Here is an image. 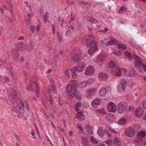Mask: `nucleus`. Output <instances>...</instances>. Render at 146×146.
I'll list each match as a JSON object with an SVG mask.
<instances>
[{"label":"nucleus","instance_id":"nucleus-1","mask_svg":"<svg viewBox=\"0 0 146 146\" xmlns=\"http://www.w3.org/2000/svg\"><path fill=\"white\" fill-rule=\"evenodd\" d=\"M95 38V37L92 35H90L89 36H84L83 38V42L86 44H87L90 40H91V42L87 44L88 48V53L90 56L93 55L95 52L98 50L97 42L94 40Z\"/></svg>","mask_w":146,"mask_h":146},{"label":"nucleus","instance_id":"nucleus-2","mask_svg":"<svg viewBox=\"0 0 146 146\" xmlns=\"http://www.w3.org/2000/svg\"><path fill=\"white\" fill-rule=\"evenodd\" d=\"M78 85L77 82L75 80H72L71 84L68 85L66 88L67 92L66 96L68 98L71 99L74 96L76 95V89Z\"/></svg>","mask_w":146,"mask_h":146},{"label":"nucleus","instance_id":"nucleus-3","mask_svg":"<svg viewBox=\"0 0 146 146\" xmlns=\"http://www.w3.org/2000/svg\"><path fill=\"white\" fill-rule=\"evenodd\" d=\"M17 102L19 103L17 105L18 107H14L11 110L12 111L18 114H22L24 113L25 112L24 103L20 99L18 100Z\"/></svg>","mask_w":146,"mask_h":146},{"label":"nucleus","instance_id":"nucleus-4","mask_svg":"<svg viewBox=\"0 0 146 146\" xmlns=\"http://www.w3.org/2000/svg\"><path fill=\"white\" fill-rule=\"evenodd\" d=\"M133 56L136 60L135 63V68L139 71H141L142 69L146 71V66L142 62L141 58L134 54H133Z\"/></svg>","mask_w":146,"mask_h":146},{"label":"nucleus","instance_id":"nucleus-5","mask_svg":"<svg viewBox=\"0 0 146 146\" xmlns=\"http://www.w3.org/2000/svg\"><path fill=\"white\" fill-rule=\"evenodd\" d=\"M108 66L109 68H113L111 72L113 74L117 76H120L121 75L122 71V69L117 67L114 68L115 66V64L113 61H111L108 64Z\"/></svg>","mask_w":146,"mask_h":146},{"label":"nucleus","instance_id":"nucleus-6","mask_svg":"<svg viewBox=\"0 0 146 146\" xmlns=\"http://www.w3.org/2000/svg\"><path fill=\"white\" fill-rule=\"evenodd\" d=\"M138 131V126L137 125H135L133 128L129 127L127 128L125 131V134L127 136L132 137Z\"/></svg>","mask_w":146,"mask_h":146},{"label":"nucleus","instance_id":"nucleus-7","mask_svg":"<svg viewBox=\"0 0 146 146\" xmlns=\"http://www.w3.org/2000/svg\"><path fill=\"white\" fill-rule=\"evenodd\" d=\"M98 134L100 137H103L104 135H106L108 137H109L111 135L107 130L104 129L102 127H99L98 130Z\"/></svg>","mask_w":146,"mask_h":146},{"label":"nucleus","instance_id":"nucleus-8","mask_svg":"<svg viewBox=\"0 0 146 146\" xmlns=\"http://www.w3.org/2000/svg\"><path fill=\"white\" fill-rule=\"evenodd\" d=\"M81 51L80 49L78 48L76 49V52L73 56L72 60L75 63H77L78 61L81 57Z\"/></svg>","mask_w":146,"mask_h":146},{"label":"nucleus","instance_id":"nucleus-9","mask_svg":"<svg viewBox=\"0 0 146 146\" xmlns=\"http://www.w3.org/2000/svg\"><path fill=\"white\" fill-rule=\"evenodd\" d=\"M127 83L124 79H122L120 80L119 84L118 86L117 90L119 92H121L126 87Z\"/></svg>","mask_w":146,"mask_h":146},{"label":"nucleus","instance_id":"nucleus-10","mask_svg":"<svg viewBox=\"0 0 146 146\" xmlns=\"http://www.w3.org/2000/svg\"><path fill=\"white\" fill-rule=\"evenodd\" d=\"M95 72V68L94 66H89L86 69L85 73L87 75L91 76L93 75Z\"/></svg>","mask_w":146,"mask_h":146},{"label":"nucleus","instance_id":"nucleus-11","mask_svg":"<svg viewBox=\"0 0 146 146\" xmlns=\"http://www.w3.org/2000/svg\"><path fill=\"white\" fill-rule=\"evenodd\" d=\"M107 109L109 112H114L116 110V106L113 103L110 102L108 104Z\"/></svg>","mask_w":146,"mask_h":146},{"label":"nucleus","instance_id":"nucleus-12","mask_svg":"<svg viewBox=\"0 0 146 146\" xmlns=\"http://www.w3.org/2000/svg\"><path fill=\"white\" fill-rule=\"evenodd\" d=\"M86 67V64L83 62H79L76 66V71L81 72L83 71Z\"/></svg>","mask_w":146,"mask_h":146},{"label":"nucleus","instance_id":"nucleus-13","mask_svg":"<svg viewBox=\"0 0 146 146\" xmlns=\"http://www.w3.org/2000/svg\"><path fill=\"white\" fill-rule=\"evenodd\" d=\"M51 92V91L50 89L48 88L46 93L44 94V96L48 100L50 105H52L53 103V100L50 95Z\"/></svg>","mask_w":146,"mask_h":146},{"label":"nucleus","instance_id":"nucleus-14","mask_svg":"<svg viewBox=\"0 0 146 146\" xmlns=\"http://www.w3.org/2000/svg\"><path fill=\"white\" fill-rule=\"evenodd\" d=\"M143 110L142 108H137L135 111L136 116L139 118L143 116Z\"/></svg>","mask_w":146,"mask_h":146},{"label":"nucleus","instance_id":"nucleus-15","mask_svg":"<svg viewBox=\"0 0 146 146\" xmlns=\"http://www.w3.org/2000/svg\"><path fill=\"white\" fill-rule=\"evenodd\" d=\"M125 109L126 107L123 106V103L120 102L118 104L117 111L119 113H122L123 111L125 110Z\"/></svg>","mask_w":146,"mask_h":146},{"label":"nucleus","instance_id":"nucleus-16","mask_svg":"<svg viewBox=\"0 0 146 146\" xmlns=\"http://www.w3.org/2000/svg\"><path fill=\"white\" fill-rule=\"evenodd\" d=\"M98 77L100 80L106 81L108 77L106 74L101 72L99 74Z\"/></svg>","mask_w":146,"mask_h":146},{"label":"nucleus","instance_id":"nucleus-17","mask_svg":"<svg viewBox=\"0 0 146 146\" xmlns=\"http://www.w3.org/2000/svg\"><path fill=\"white\" fill-rule=\"evenodd\" d=\"M93 129V128L92 126L90 125L87 124L85 125V129L89 134H93L94 132Z\"/></svg>","mask_w":146,"mask_h":146},{"label":"nucleus","instance_id":"nucleus-18","mask_svg":"<svg viewBox=\"0 0 146 146\" xmlns=\"http://www.w3.org/2000/svg\"><path fill=\"white\" fill-rule=\"evenodd\" d=\"M101 99L100 98H96L94 100L92 103V105L94 107L96 108L98 105L100 104Z\"/></svg>","mask_w":146,"mask_h":146},{"label":"nucleus","instance_id":"nucleus-19","mask_svg":"<svg viewBox=\"0 0 146 146\" xmlns=\"http://www.w3.org/2000/svg\"><path fill=\"white\" fill-rule=\"evenodd\" d=\"M146 135V132L145 131H141L138 133L137 137L138 139H141Z\"/></svg>","mask_w":146,"mask_h":146},{"label":"nucleus","instance_id":"nucleus-20","mask_svg":"<svg viewBox=\"0 0 146 146\" xmlns=\"http://www.w3.org/2000/svg\"><path fill=\"white\" fill-rule=\"evenodd\" d=\"M11 0H7V2L8 3H9V10L10 11V13L11 16H13L14 14V12L13 11V6L12 4H10L11 3Z\"/></svg>","mask_w":146,"mask_h":146},{"label":"nucleus","instance_id":"nucleus-21","mask_svg":"<svg viewBox=\"0 0 146 146\" xmlns=\"http://www.w3.org/2000/svg\"><path fill=\"white\" fill-rule=\"evenodd\" d=\"M18 99H17L16 95L13 93H11L10 95V100L11 101L12 103H14L15 102H17Z\"/></svg>","mask_w":146,"mask_h":146},{"label":"nucleus","instance_id":"nucleus-22","mask_svg":"<svg viewBox=\"0 0 146 146\" xmlns=\"http://www.w3.org/2000/svg\"><path fill=\"white\" fill-rule=\"evenodd\" d=\"M76 117L80 121H82L84 118V115H83L82 111L78 112L76 115Z\"/></svg>","mask_w":146,"mask_h":146},{"label":"nucleus","instance_id":"nucleus-23","mask_svg":"<svg viewBox=\"0 0 146 146\" xmlns=\"http://www.w3.org/2000/svg\"><path fill=\"white\" fill-rule=\"evenodd\" d=\"M106 119L108 121L111 122L115 119V117L112 114L109 113L107 115Z\"/></svg>","mask_w":146,"mask_h":146},{"label":"nucleus","instance_id":"nucleus-24","mask_svg":"<svg viewBox=\"0 0 146 146\" xmlns=\"http://www.w3.org/2000/svg\"><path fill=\"white\" fill-rule=\"evenodd\" d=\"M88 83L89 82L88 80L83 81L80 82L78 86L80 88H84L86 86Z\"/></svg>","mask_w":146,"mask_h":146},{"label":"nucleus","instance_id":"nucleus-25","mask_svg":"<svg viewBox=\"0 0 146 146\" xmlns=\"http://www.w3.org/2000/svg\"><path fill=\"white\" fill-rule=\"evenodd\" d=\"M17 50L21 52L24 49V45L23 42H21L19 43L17 46Z\"/></svg>","mask_w":146,"mask_h":146},{"label":"nucleus","instance_id":"nucleus-26","mask_svg":"<svg viewBox=\"0 0 146 146\" xmlns=\"http://www.w3.org/2000/svg\"><path fill=\"white\" fill-rule=\"evenodd\" d=\"M106 93V89L104 88H102L99 90V94L102 96H104Z\"/></svg>","mask_w":146,"mask_h":146},{"label":"nucleus","instance_id":"nucleus-27","mask_svg":"<svg viewBox=\"0 0 146 146\" xmlns=\"http://www.w3.org/2000/svg\"><path fill=\"white\" fill-rule=\"evenodd\" d=\"M33 84L35 86V91L36 93V95L37 97H38L39 95L38 93V92L39 91V86L36 84H35L34 82H32V83L31 84V85H32Z\"/></svg>","mask_w":146,"mask_h":146},{"label":"nucleus","instance_id":"nucleus-28","mask_svg":"<svg viewBox=\"0 0 146 146\" xmlns=\"http://www.w3.org/2000/svg\"><path fill=\"white\" fill-rule=\"evenodd\" d=\"M19 56L18 54H15L14 56H13V59L15 61H18L19 60L20 61L23 62L24 60L23 58L21 57L20 59H19Z\"/></svg>","mask_w":146,"mask_h":146},{"label":"nucleus","instance_id":"nucleus-29","mask_svg":"<svg viewBox=\"0 0 146 146\" xmlns=\"http://www.w3.org/2000/svg\"><path fill=\"white\" fill-rule=\"evenodd\" d=\"M26 48L27 50L31 51L34 49L33 45L31 43L28 44L26 46Z\"/></svg>","mask_w":146,"mask_h":146},{"label":"nucleus","instance_id":"nucleus-30","mask_svg":"<svg viewBox=\"0 0 146 146\" xmlns=\"http://www.w3.org/2000/svg\"><path fill=\"white\" fill-rule=\"evenodd\" d=\"M94 92V90L89 89L87 90V94L88 95L89 97H90L92 96L93 95Z\"/></svg>","mask_w":146,"mask_h":146},{"label":"nucleus","instance_id":"nucleus-31","mask_svg":"<svg viewBox=\"0 0 146 146\" xmlns=\"http://www.w3.org/2000/svg\"><path fill=\"white\" fill-rule=\"evenodd\" d=\"M117 46L119 49L121 50H125L126 48V46L124 44H119Z\"/></svg>","mask_w":146,"mask_h":146},{"label":"nucleus","instance_id":"nucleus-32","mask_svg":"<svg viewBox=\"0 0 146 146\" xmlns=\"http://www.w3.org/2000/svg\"><path fill=\"white\" fill-rule=\"evenodd\" d=\"M48 15V13L46 12L43 16V22L44 23H46L47 21Z\"/></svg>","mask_w":146,"mask_h":146},{"label":"nucleus","instance_id":"nucleus-33","mask_svg":"<svg viewBox=\"0 0 146 146\" xmlns=\"http://www.w3.org/2000/svg\"><path fill=\"white\" fill-rule=\"evenodd\" d=\"M30 85L29 86H28L27 87V90L31 91H33V90L32 87V86L33 87H35V86L34 85H33H33H31V84L32 83V82H33L31 80H30Z\"/></svg>","mask_w":146,"mask_h":146},{"label":"nucleus","instance_id":"nucleus-34","mask_svg":"<svg viewBox=\"0 0 146 146\" xmlns=\"http://www.w3.org/2000/svg\"><path fill=\"white\" fill-rule=\"evenodd\" d=\"M109 45H112L115 44L117 42V40L114 38H111L110 40L109 41Z\"/></svg>","mask_w":146,"mask_h":146},{"label":"nucleus","instance_id":"nucleus-35","mask_svg":"<svg viewBox=\"0 0 146 146\" xmlns=\"http://www.w3.org/2000/svg\"><path fill=\"white\" fill-rule=\"evenodd\" d=\"M105 56L103 55L100 54L98 57L97 59L99 61H102L105 58Z\"/></svg>","mask_w":146,"mask_h":146},{"label":"nucleus","instance_id":"nucleus-36","mask_svg":"<svg viewBox=\"0 0 146 146\" xmlns=\"http://www.w3.org/2000/svg\"><path fill=\"white\" fill-rule=\"evenodd\" d=\"M100 42L103 44L106 45H109V42L108 39H105L104 40H101Z\"/></svg>","mask_w":146,"mask_h":146},{"label":"nucleus","instance_id":"nucleus-37","mask_svg":"<svg viewBox=\"0 0 146 146\" xmlns=\"http://www.w3.org/2000/svg\"><path fill=\"white\" fill-rule=\"evenodd\" d=\"M125 54L127 56V58L129 60H131L132 59L131 55L127 51L125 52Z\"/></svg>","mask_w":146,"mask_h":146},{"label":"nucleus","instance_id":"nucleus-38","mask_svg":"<svg viewBox=\"0 0 146 146\" xmlns=\"http://www.w3.org/2000/svg\"><path fill=\"white\" fill-rule=\"evenodd\" d=\"M90 140L92 143L95 144L97 143L98 141L93 136H92L90 137Z\"/></svg>","mask_w":146,"mask_h":146},{"label":"nucleus","instance_id":"nucleus-39","mask_svg":"<svg viewBox=\"0 0 146 146\" xmlns=\"http://www.w3.org/2000/svg\"><path fill=\"white\" fill-rule=\"evenodd\" d=\"M126 122V119L124 118H123L121 119L119 121L118 123L120 125H123L125 124Z\"/></svg>","mask_w":146,"mask_h":146},{"label":"nucleus","instance_id":"nucleus-40","mask_svg":"<svg viewBox=\"0 0 146 146\" xmlns=\"http://www.w3.org/2000/svg\"><path fill=\"white\" fill-rule=\"evenodd\" d=\"M135 143H139L138 146H145V145H146L145 142L144 143L141 142H139V141L137 140V139H135Z\"/></svg>","mask_w":146,"mask_h":146},{"label":"nucleus","instance_id":"nucleus-41","mask_svg":"<svg viewBox=\"0 0 146 146\" xmlns=\"http://www.w3.org/2000/svg\"><path fill=\"white\" fill-rule=\"evenodd\" d=\"M32 15V14H28L27 15V18L26 20V21L29 24L30 23L31 18Z\"/></svg>","mask_w":146,"mask_h":146},{"label":"nucleus","instance_id":"nucleus-42","mask_svg":"<svg viewBox=\"0 0 146 146\" xmlns=\"http://www.w3.org/2000/svg\"><path fill=\"white\" fill-rule=\"evenodd\" d=\"M81 103L80 102H78L77 103L76 105L75 110L76 111H78L80 108Z\"/></svg>","mask_w":146,"mask_h":146},{"label":"nucleus","instance_id":"nucleus-43","mask_svg":"<svg viewBox=\"0 0 146 146\" xmlns=\"http://www.w3.org/2000/svg\"><path fill=\"white\" fill-rule=\"evenodd\" d=\"M121 141L117 138H116L115 139L114 141V143L115 144H116L118 145H120L121 144Z\"/></svg>","mask_w":146,"mask_h":146},{"label":"nucleus","instance_id":"nucleus-44","mask_svg":"<svg viewBox=\"0 0 146 146\" xmlns=\"http://www.w3.org/2000/svg\"><path fill=\"white\" fill-rule=\"evenodd\" d=\"M124 72L127 76L129 77H130L131 76V73L130 72V71L126 70L125 69H124Z\"/></svg>","mask_w":146,"mask_h":146},{"label":"nucleus","instance_id":"nucleus-45","mask_svg":"<svg viewBox=\"0 0 146 146\" xmlns=\"http://www.w3.org/2000/svg\"><path fill=\"white\" fill-rule=\"evenodd\" d=\"M77 127L80 131V133H83L84 130L83 128L81 126H80L79 124H78L77 125Z\"/></svg>","mask_w":146,"mask_h":146},{"label":"nucleus","instance_id":"nucleus-46","mask_svg":"<svg viewBox=\"0 0 146 146\" xmlns=\"http://www.w3.org/2000/svg\"><path fill=\"white\" fill-rule=\"evenodd\" d=\"M25 106L26 107V110L27 111H29L30 110L29 106L28 103L27 101L25 102Z\"/></svg>","mask_w":146,"mask_h":146},{"label":"nucleus","instance_id":"nucleus-47","mask_svg":"<svg viewBox=\"0 0 146 146\" xmlns=\"http://www.w3.org/2000/svg\"><path fill=\"white\" fill-rule=\"evenodd\" d=\"M81 143L83 146H92L91 145L88 144V142H85L84 141H81Z\"/></svg>","mask_w":146,"mask_h":146},{"label":"nucleus","instance_id":"nucleus-48","mask_svg":"<svg viewBox=\"0 0 146 146\" xmlns=\"http://www.w3.org/2000/svg\"><path fill=\"white\" fill-rule=\"evenodd\" d=\"M25 66L27 69H29L31 68V66L29 62H27L26 63Z\"/></svg>","mask_w":146,"mask_h":146},{"label":"nucleus","instance_id":"nucleus-49","mask_svg":"<svg viewBox=\"0 0 146 146\" xmlns=\"http://www.w3.org/2000/svg\"><path fill=\"white\" fill-rule=\"evenodd\" d=\"M57 37L58 38L60 42L62 41V39L61 35H60L59 34V33L58 31L57 32Z\"/></svg>","mask_w":146,"mask_h":146},{"label":"nucleus","instance_id":"nucleus-50","mask_svg":"<svg viewBox=\"0 0 146 146\" xmlns=\"http://www.w3.org/2000/svg\"><path fill=\"white\" fill-rule=\"evenodd\" d=\"M50 82L51 86L54 85V80L52 78L50 79Z\"/></svg>","mask_w":146,"mask_h":146},{"label":"nucleus","instance_id":"nucleus-51","mask_svg":"<svg viewBox=\"0 0 146 146\" xmlns=\"http://www.w3.org/2000/svg\"><path fill=\"white\" fill-rule=\"evenodd\" d=\"M97 111L98 112L102 114H104L105 113L104 110L103 109L98 110Z\"/></svg>","mask_w":146,"mask_h":146},{"label":"nucleus","instance_id":"nucleus-52","mask_svg":"<svg viewBox=\"0 0 146 146\" xmlns=\"http://www.w3.org/2000/svg\"><path fill=\"white\" fill-rule=\"evenodd\" d=\"M52 91L54 93H56V88L55 87V86H51Z\"/></svg>","mask_w":146,"mask_h":146},{"label":"nucleus","instance_id":"nucleus-53","mask_svg":"<svg viewBox=\"0 0 146 146\" xmlns=\"http://www.w3.org/2000/svg\"><path fill=\"white\" fill-rule=\"evenodd\" d=\"M142 105L144 108L146 109V100H145L143 101Z\"/></svg>","mask_w":146,"mask_h":146},{"label":"nucleus","instance_id":"nucleus-54","mask_svg":"<svg viewBox=\"0 0 146 146\" xmlns=\"http://www.w3.org/2000/svg\"><path fill=\"white\" fill-rule=\"evenodd\" d=\"M89 21L91 23H96L97 21L96 20H95L94 19H89Z\"/></svg>","mask_w":146,"mask_h":146},{"label":"nucleus","instance_id":"nucleus-55","mask_svg":"<svg viewBox=\"0 0 146 146\" xmlns=\"http://www.w3.org/2000/svg\"><path fill=\"white\" fill-rule=\"evenodd\" d=\"M76 66L75 67H73L71 69V71L72 73H75L76 71Z\"/></svg>","mask_w":146,"mask_h":146},{"label":"nucleus","instance_id":"nucleus-56","mask_svg":"<svg viewBox=\"0 0 146 146\" xmlns=\"http://www.w3.org/2000/svg\"><path fill=\"white\" fill-rule=\"evenodd\" d=\"M111 143H112V141L111 140H110V139H109V140H108L106 142V143L108 145H110L111 144Z\"/></svg>","mask_w":146,"mask_h":146},{"label":"nucleus","instance_id":"nucleus-57","mask_svg":"<svg viewBox=\"0 0 146 146\" xmlns=\"http://www.w3.org/2000/svg\"><path fill=\"white\" fill-rule=\"evenodd\" d=\"M5 80V81L6 82H8L9 81V78L6 76H4L3 78Z\"/></svg>","mask_w":146,"mask_h":146},{"label":"nucleus","instance_id":"nucleus-58","mask_svg":"<svg viewBox=\"0 0 146 146\" xmlns=\"http://www.w3.org/2000/svg\"><path fill=\"white\" fill-rule=\"evenodd\" d=\"M113 53L117 56H120L121 54V53L119 51L114 52Z\"/></svg>","mask_w":146,"mask_h":146},{"label":"nucleus","instance_id":"nucleus-59","mask_svg":"<svg viewBox=\"0 0 146 146\" xmlns=\"http://www.w3.org/2000/svg\"><path fill=\"white\" fill-rule=\"evenodd\" d=\"M31 30L33 33H34L35 32V27L34 26H32L31 27Z\"/></svg>","mask_w":146,"mask_h":146},{"label":"nucleus","instance_id":"nucleus-60","mask_svg":"<svg viewBox=\"0 0 146 146\" xmlns=\"http://www.w3.org/2000/svg\"><path fill=\"white\" fill-rule=\"evenodd\" d=\"M46 139L51 144V145L52 146H53V145L52 143V142L50 139L48 137V136L47 135H46Z\"/></svg>","mask_w":146,"mask_h":146},{"label":"nucleus","instance_id":"nucleus-61","mask_svg":"<svg viewBox=\"0 0 146 146\" xmlns=\"http://www.w3.org/2000/svg\"><path fill=\"white\" fill-rule=\"evenodd\" d=\"M65 74L68 77H69L70 76V73L68 70H66L65 72Z\"/></svg>","mask_w":146,"mask_h":146},{"label":"nucleus","instance_id":"nucleus-62","mask_svg":"<svg viewBox=\"0 0 146 146\" xmlns=\"http://www.w3.org/2000/svg\"><path fill=\"white\" fill-rule=\"evenodd\" d=\"M15 137L16 139H17V140H18V141L19 142H20L21 141L20 138H19L16 134L15 135Z\"/></svg>","mask_w":146,"mask_h":146},{"label":"nucleus","instance_id":"nucleus-63","mask_svg":"<svg viewBox=\"0 0 146 146\" xmlns=\"http://www.w3.org/2000/svg\"><path fill=\"white\" fill-rule=\"evenodd\" d=\"M81 4H82L83 5H89V3L87 2H81Z\"/></svg>","mask_w":146,"mask_h":146},{"label":"nucleus","instance_id":"nucleus-64","mask_svg":"<svg viewBox=\"0 0 146 146\" xmlns=\"http://www.w3.org/2000/svg\"><path fill=\"white\" fill-rule=\"evenodd\" d=\"M72 78H76L77 77V76L75 73H72Z\"/></svg>","mask_w":146,"mask_h":146}]
</instances>
